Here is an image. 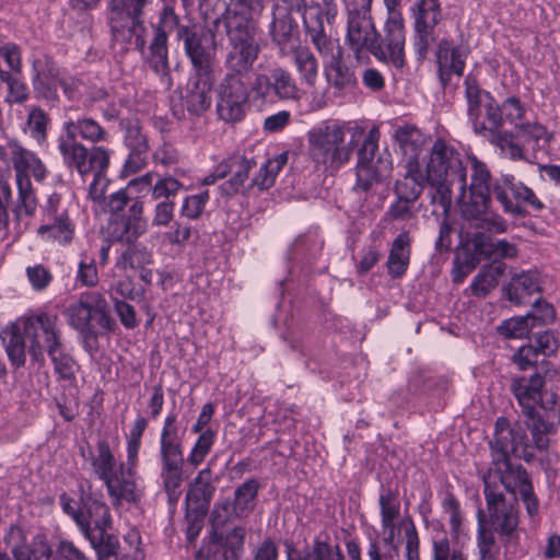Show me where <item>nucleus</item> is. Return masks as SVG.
<instances>
[{"instance_id":"nucleus-1","label":"nucleus","mask_w":560,"mask_h":560,"mask_svg":"<svg viewBox=\"0 0 560 560\" xmlns=\"http://www.w3.org/2000/svg\"><path fill=\"white\" fill-rule=\"evenodd\" d=\"M174 30H177V38L184 43L194 71L217 72V42L212 30L201 25L179 26L174 10L165 7L150 43L148 57L149 65L159 75L161 83L166 89L173 84L168 67L167 37Z\"/></svg>"},{"instance_id":"nucleus-2","label":"nucleus","mask_w":560,"mask_h":560,"mask_svg":"<svg viewBox=\"0 0 560 560\" xmlns=\"http://www.w3.org/2000/svg\"><path fill=\"white\" fill-rule=\"evenodd\" d=\"M486 510L477 513L478 560H495L501 549L506 560L525 555L521 545L517 498L483 493Z\"/></svg>"},{"instance_id":"nucleus-3","label":"nucleus","mask_w":560,"mask_h":560,"mask_svg":"<svg viewBox=\"0 0 560 560\" xmlns=\"http://www.w3.org/2000/svg\"><path fill=\"white\" fill-rule=\"evenodd\" d=\"M0 339L16 368L25 364L26 348L35 361H42L45 352L54 354L62 343L58 316L43 311L16 318L1 329Z\"/></svg>"},{"instance_id":"nucleus-4","label":"nucleus","mask_w":560,"mask_h":560,"mask_svg":"<svg viewBox=\"0 0 560 560\" xmlns=\"http://www.w3.org/2000/svg\"><path fill=\"white\" fill-rule=\"evenodd\" d=\"M422 173L432 188L431 203L450 212L454 189L464 188V164L460 154L445 141L438 139L422 159Z\"/></svg>"},{"instance_id":"nucleus-5","label":"nucleus","mask_w":560,"mask_h":560,"mask_svg":"<svg viewBox=\"0 0 560 560\" xmlns=\"http://www.w3.org/2000/svg\"><path fill=\"white\" fill-rule=\"evenodd\" d=\"M159 445L162 487L168 497V501L176 503L180 497V488L186 477L184 475L183 432H180L175 413L166 416Z\"/></svg>"},{"instance_id":"nucleus-6","label":"nucleus","mask_w":560,"mask_h":560,"mask_svg":"<svg viewBox=\"0 0 560 560\" xmlns=\"http://www.w3.org/2000/svg\"><path fill=\"white\" fill-rule=\"evenodd\" d=\"M9 151L18 189L14 214L18 218L33 217L37 209V199L30 176L32 175L37 182H43L48 175V170L35 152L15 140L9 142Z\"/></svg>"},{"instance_id":"nucleus-7","label":"nucleus","mask_w":560,"mask_h":560,"mask_svg":"<svg viewBox=\"0 0 560 560\" xmlns=\"http://www.w3.org/2000/svg\"><path fill=\"white\" fill-rule=\"evenodd\" d=\"M347 128L338 122H325L307 132L308 155L317 166L339 170L351 159L353 139L346 142Z\"/></svg>"},{"instance_id":"nucleus-8","label":"nucleus","mask_w":560,"mask_h":560,"mask_svg":"<svg viewBox=\"0 0 560 560\" xmlns=\"http://www.w3.org/2000/svg\"><path fill=\"white\" fill-rule=\"evenodd\" d=\"M456 203L466 220L486 214L492 194L491 173L487 164L475 155L467 156L464 165V188H455Z\"/></svg>"},{"instance_id":"nucleus-9","label":"nucleus","mask_w":560,"mask_h":560,"mask_svg":"<svg viewBox=\"0 0 560 560\" xmlns=\"http://www.w3.org/2000/svg\"><path fill=\"white\" fill-rule=\"evenodd\" d=\"M386 19L383 34L373 40L370 52L381 62L401 69L406 65V26L401 7L397 0H385Z\"/></svg>"},{"instance_id":"nucleus-10","label":"nucleus","mask_w":560,"mask_h":560,"mask_svg":"<svg viewBox=\"0 0 560 560\" xmlns=\"http://www.w3.org/2000/svg\"><path fill=\"white\" fill-rule=\"evenodd\" d=\"M229 51L224 65L231 73L246 75L258 58L255 22L225 20Z\"/></svg>"},{"instance_id":"nucleus-11","label":"nucleus","mask_w":560,"mask_h":560,"mask_svg":"<svg viewBox=\"0 0 560 560\" xmlns=\"http://www.w3.org/2000/svg\"><path fill=\"white\" fill-rule=\"evenodd\" d=\"M5 544L15 560H51V549L40 537L32 542L22 528L13 526L5 535ZM55 560H89L85 555L70 541H61L56 550Z\"/></svg>"},{"instance_id":"nucleus-12","label":"nucleus","mask_w":560,"mask_h":560,"mask_svg":"<svg viewBox=\"0 0 560 560\" xmlns=\"http://www.w3.org/2000/svg\"><path fill=\"white\" fill-rule=\"evenodd\" d=\"M378 131L370 130L358 151L355 190L369 191L390 174L393 163L388 152L377 153Z\"/></svg>"},{"instance_id":"nucleus-13","label":"nucleus","mask_w":560,"mask_h":560,"mask_svg":"<svg viewBox=\"0 0 560 560\" xmlns=\"http://www.w3.org/2000/svg\"><path fill=\"white\" fill-rule=\"evenodd\" d=\"M489 444L492 462L510 459L511 454L530 462L535 457V451L539 450L534 439H528L526 430L521 424L511 425L504 417L497 419L493 438Z\"/></svg>"},{"instance_id":"nucleus-14","label":"nucleus","mask_w":560,"mask_h":560,"mask_svg":"<svg viewBox=\"0 0 560 560\" xmlns=\"http://www.w3.org/2000/svg\"><path fill=\"white\" fill-rule=\"evenodd\" d=\"M57 149L63 165L74 170L85 177L95 168L107 170L109 165V151L104 147L89 149L71 135L62 131L57 138Z\"/></svg>"},{"instance_id":"nucleus-15","label":"nucleus","mask_w":560,"mask_h":560,"mask_svg":"<svg viewBox=\"0 0 560 560\" xmlns=\"http://www.w3.org/2000/svg\"><path fill=\"white\" fill-rule=\"evenodd\" d=\"M65 315L69 325L82 334H91L95 327L112 328L107 302L97 292L81 294L79 301L67 307Z\"/></svg>"},{"instance_id":"nucleus-16","label":"nucleus","mask_w":560,"mask_h":560,"mask_svg":"<svg viewBox=\"0 0 560 560\" xmlns=\"http://www.w3.org/2000/svg\"><path fill=\"white\" fill-rule=\"evenodd\" d=\"M347 10L346 42L350 48L360 54L370 50L374 39L378 37L371 13L373 0H343Z\"/></svg>"},{"instance_id":"nucleus-17","label":"nucleus","mask_w":560,"mask_h":560,"mask_svg":"<svg viewBox=\"0 0 560 560\" xmlns=\"http://www.w3.org/2000/svg\"><path fill=\"white\" fill-rule=\"evenodd\" d=\"M482 479L483 493L505 494V490L508 497L515 498L533 485L527 470L511 459L491 462Z\"/></svg>"},{"instance_id":"nucleus-18","label":"nucleus","mask_w":560,"mask_h":560,"mask_svg":"<svg viewBox=\"0 0 560 560\" xmlns=\"http://www.w3.org/2000/svg\"><path fill=\"white\" fill-rule=\"evenodd\" d=\"M248 98L246 75L226 73L218 86V115L226 122L240 121L245 115Z\"/></svg>"},{"instance_id":"nucleus-19","label":"nucleus","mask_w":560,"mask_h":560,"mask_svg":"<svg viewBox=\"0 0 560 560\" xmlns=\"http://www.w3.org/2000/svg\"><path fill=\"white\" fill-rule=\"evenodd\" d=\"M413 19L412 46L419 60H423L435 40L434 28L442 20L440 0H418L411 7Z\"/></svg>"},{"instance_id":"nucleus-20","label":"nucleus","mask_w":560,"mask_h":560,"mask_svg":"<svg viewBox=\"0 0 560 560\" xmlns=\"http://www.w3.org/2000/svg\"><path fill=\"white\" fill-rule=\"evenodd\" d=\"M250 91L256 100L293 101L300 98V89L292 74L285 68L276 66L268 73H258Z\"/></svg>"},{"instance_id":"nucleus-21","label":"nucleus","mask_w":560,"mask_h":560,"mask_svg":"<svg viewBox=\"0 0 560 560\" xmlns=\"http://www.w3.org/2000/svg\"><path fill=\"white\" fill-rule=\"evenodd\" d=\"M74 234V224L69 219L68 209L58 194H51L44 207V222L37 235L44 242L69 244Z\"/></svg>"},{"instance_id":"nucleus-22","label":"nucleus","mask_w":560,"mask_h":560,"mask_svg":"<svg viewBox=\"0 0 560 560\" xmlns=\"http://www.w3.org/2000/svg\"><path fill=\"white\" fill-rule=\"evenodd\" d=\"M492 195L501 203L503 210L511 214L521 212V205L541 210L542 202L535 192L511 174H503L492 185Z\"/></svg>"},{"instance_id":"nucleus-23","label":"nucleus","mask_w":560,"mask_h":560,"mask_svg":"<svg viewBox=\"0 0 560 560\" xmlns=\"http://www.w3.org/2000/svg\"><path fill=\"white\" fill-rule=\"evenodd\" d=\"M148 0H112L109 23L113 37L119 43H129Z\"/></svg>"},{"instance_id":"nucleus-24","label":"nucleus","mask_w":560,"mask_h":560,"mask_svg":"<svg viewBox=\"0 0 560 560\" xmlns=\"http://www.w3.org/2000/svg\"><path fill=\"white\" fill-rule=\"evenodd\" d=\"M538 402L544 413L538 415L537 418L530 417L533 423L528 424V428L536 445L541 451L548 447L550 442L549 435L555 433L560 424V400L553 392L542 390Z\"/></svg>"},{"instance_id":"nucleus-25","label":"nucleus","mask_w":560,"mask_h":560,"mask_svg":"<svg viewBox=\"0 0 560 560\" xmlns=\"http://www.w3.org/2000/svg\"><path fill=\"white\" fill-rule=\"evenodd\" d=\"M465 93L468 105L467 113L474 131L477 135L487 136L489 108L493 107L495 102L488 92L480 90L477 82L470 77L465 79Z\"/></svg>"},{"instance_id":"nucleus-26","label":"nucleus","mask_w":560,"mask_h":560,"mask_svg":"<svg viewBox=\"0 0 560 560\" xmlns=\"http://www.w3.org/2000/svg\"><path fill=\"white\" fill-rule=\"evenodd\" d=\"M244 534L241 527L233 528L225 535L213 533L209 542L197 552V560H237Z\"/></svg>"},{"instance_id":"nucleus-27","label":"nucleus","mask_w":560,"mask_h":560,"mask_svg":"<svg viewBox=\"0 0 560 560\" xmlns=\"http://www.w3.org/2000/svg\"><path fill=\"white\" fill-rule=\"evenodd\" d=\"M215 80L217 72L194 71L183 96V103L190 114L200 115L210 107Z\"/></svg>"},{"instance_id":"nucleus-28","label":"nucleus","mask_w":560,"mask_h":560,"mask_svg":"<svg viewBox=\"0 0 560 560\" xmlns=\"http://www.w3.org/2000/svg\"><path fill=\"white\" fill-rule=\"evenodd\" d=\"M104 485L114 505H119L122 501L138 502L142 495L136 483V469L125 466L124 463H119Z\"/></svg>"},{"instance_id":"nucleus-29","label":"nucleus","mask_w":560,"mask_h":560,"mask_svg":"<svg viewBox=\"0 0 560 560\" xmlns=\"http://www.w3.org/2000/svg\"><path fill=\"white\" fill-rule=\"evenodd\" d=\"M468 48L456 46L450 39L443 38L438 45L436 59L439 77L443 84L450 81L452 74L462 75L465 69Z\"/></svg>"},{"instance_id":"nucleus-30","label":"nucleus","mask_w":560,"mask_h":560,"mask_svg":"<svg viewBox=\"0 0 560 560\" xmlns=\"http://www.w3.org/2000/svg\"><path fill=\"white\" fill-rule=\"evenodd\" d=\"M80 502L82 505L83 517L89 524L88 530H81L82 534L93 541V532H100L102 536L112 525V517L109 508L100 498H94L92 494H86L83 490L81 493Z\"/></svg>"},{"instance_id":"nucleus-31","label":"nucleus","mask_w":560,"mask_h":560,"mask_svg":"<svg viewBox=\"0 0 560 560\" xmlns=\"http://www.w3.org/2000/svg\"><path fill=\"white\" fill-rule=\"evenodd\" d=\"M544 384V377L537 372L530 376H520L512 380L511 392L527 417H533Z\"/></svg>"},{"instance_id":"nucleus-32","label":"nucleus","mask_w":560,"mask_h":560,"mask_svg":"<svg viewBox=\"0 0 560 560\" xmlns=\"http://www.w3.org/2000/svg\"><path fill=\"white\" fill-rule=\"evenodd\" d=\"M298 25L291 14L287 11L273 13L270 24L269 34L272 42L279 47L281 56H288L296 49Z\"/></svg>"},{"instance_id":"nucleus-33","label":"nucleus","mask_w":560,"mask_h":560,"mask_svg":"<svg viewBox=\"0 0 560 560\" xmlns=\"http://www.w3.org/2000/svg\"><path fill=\"white\" fill-rule=\"evenodd\" d=\"M395 139L404 155V166L415 163L418 167H422L420 154L423 151L428 137L418 128L409 125L399 126L395 130Z\"/></svg>"},{"instance_id":"nucleus-34","label":"nucleus","mask_w":560,"mask_h":560,"mask_svg":"<svg viewBox=\"0 0 560 560\" xmlns=\"http://www.w3.org/2000/svg\"><path fill=\"white\" fill-rule=\"evenodd\" d=\"M539 291L540 281L536 271H522L513 275L504 288L506 299L517 306L527 304L532 295Z\"/></svg>"},{"instance_id":"nucleus-35","label":"nucleus","mask_w":560,"mask_h":560,"mask_svg":"<svg viewBox=\"0 0 560 560\" xmlns=\"http://www.w3.org/2000/svg\"><path fill=\"white\" fill-rule=\"evenodd\" d=\"M489 110L488 132H497L504 122L516 126L526 113L523 103L514 96L508 97L501 105L495 103Z\"/></svg>"},{"instance_id":"nucleus-36","label":"nucleus","mask_w":560,"mask_h":560,"mask_svg":"<svg viewBox=\"0 0 560 560\" xmlns=\"http://www.w3.org/2000/svg\"><path fill=\"white\" fill-rule=\"evenodd\" d=\"M324 74L327 84L338 91L351 90L357 84L353 70L342 60L341 48L337 49V55L331 60L324 62Z\"/></svg>"},{"instance_id":"nucleus-37","label":"nucleus","mask_w":560,"mask_h":560,"mask_svg":"<svg viewBox=\"0 0 560 560\" xmlns=\"http://www.w3.org/2000/svg\"><path fill=\"white\" fill-rule=\"evenodd\" d=\"M62 131L79 136L82 140L92 143L105 142L108 140V132L93 118L81 117L77 120L68 119L62 124Z\"/></svg>"},{"instance_id":"nucleus-38","label":"nucleus","mask_w":560,"mask_h":560,"mask_svg":"<svg viewBox=\"0 0 560 560\" xmlns=\"http://www.w3.org/2000/svg\"><path fill=\"white\" fill-rule=\"evenodd\" d=\"M410 236L408 232H401L394 240L387 259L388 273L394 277L402 276L410 260Z\"/></svg>"},{"instance_id":"nucleus-39","label":"nucleus","mask_w":560,"mask_h":560,"mask_svg":"<svg viewBox=\"0 0 560 560\" xmlns=\"http://www.w3.org/2000/svg\"><path fill=\"white\" fill-rule=\"evenodd\" d=\"M89 462L94 475L103 482L106 481L119 466L108 442L105 440L97 442L95 451L90 453Z\"/></svg>"},{"instance_id":"nucleus-40","label":"nucleus","mask_w":560,"mask_h":560,"mask_svg":"<svg viewBox=\"0 0 560 560\" xmlns=\"http://www.w3.org/2000/svg\"><path fill=\"white\" fill-rule=\"evenodd\" d=\"M214 486L212 485V471L209 467L201 469L194 480L190 482L186 500L198 505V508H207L214 494Z\"/></svg>"},{"instance_id":"nucleus-41","label":"nucleus","mask_w":560,"mask_h":560,"mask_svg":"<svg viewBox=\"0 0 560 560\" xmlns=\"http://www.w3.org/2000/svg\"><path fill=\"white\" fill-rule=\"evenodd\" d=\"M380 508L383 534L387 541L394 540L396 522L400 515V502L392 490L383 491L380 494Z\"/></svg>"},{"instance_id":"nucleus-42","label":"nucleus","mask_w":560,"mask_h":560,"mask_svg":"<svg viewBox=\"0 0 560 560\" xmlns=\"http://www.w3.org/2000/svg\"><path fill=\"white\" fill-rule=\"evenodd\" d=\"M294 67L302 84L314 88L318 79L319 65L314 54L305 47H298L293 51Z\"/></svg>"},{"instance_id":"nucleus-43","label":"nucleus","mask_w":560,"mask_h":560,"mask_svg":"<svg viewBox=\"0 0 560 560\" xmlns=\"http://www.w3.org/2000/svg\"><path fill=\"white\" fill-rule=\"evenodd\" d=\"M474 246L477 255L487 258H514L517 256V248L513 243L505 240H492L483 234L474 238Z\"/></svg>"},{"instance_id":"nucleus-44","label":"nucleus","mask_w":560,"mask_h":560,"mask_svg":"<svg viewBox=\"0 0 560 560\" xmlns=\"http://www.w3.org/2000/svg\"><path fill=\"white\" fill-rule=\"evenodd\" d=\"M505 269L506 266L503 262L483 266L471 281L470 289L472 294L478 298H485L498 285L499 278L504 273Z\"/></svg>"},{"instance_id":"nucleus-45","label":"nucleus","mask_w":560,"mask_h":560,"mask_svg":"<svg viewBox=\"0 0 560 560\" xmlns=\"http://www.w3.org/2000/svg\"><path fill=\"white\" fill-rule=\"evenodd\" d=\"M259 488V482L254 478L236 488L233 503V513L236 516L245 517L254 510Z\"/></svg>"},{"instance_id":"nucleus-46","label":"nucleus","mask_w":560,"mask_h":560,"mask_svg":"<svg viewBox=\"0 0 560 560\" xmlns=\"http://www.w3.org/2000/svg\"><path fill=\"white\" fill-rule=\"evenodd\" d=\"M267 0H230L225 20L255 22L266 7Z\"/></svg>"},{"instance_id":"nucleus-47","label":"nucleus","mask_w":560,"mask_h":560,"mask_svg":"<svg viewBox=\"0 0 560 560\" xmlns=\"http://www.w3.org/2000/svg\"><path fill=\"white\" fill-rule=\"evenodd\" d=\"M441 509L443 516L448 522L451 536L458 538L463 532L465 520L460 502L451 491H445L442 494Z\"/></svg>"},{"instance_id":"nucleus-48","label":"nucleus","mask_w":560,"mask_h":560,"mask_svg":"<svg viewBox=\"0 0 560 560\" xmlns=\"http://www.w3.org/2000/svg\"><path fill=\"white\" fill-rule=\"evenodd\" d=\"M50 124L49 116L39 107L33 106L28 110L27 119L23 127L25 135H28L38 145L47 142V131Z\"/></svg>"},{"instance_id":"nucleus-49","label":"nucleus","mask_w":560,"mask_h":560,"mask_svg":"<svg viewBox=\"0 0 560 560\" xmlns=\"http://www.w3.org/2000/svg\"><path fill=\"white\" fill-rule=\"evenodd\" d=\"M288 162V152H282L272 159L267 160L259 168L258 174L253 178V185L259 189L270 188L281 168Z\"/></svg>"},{"instance_id":"nucleus-50","label":"nucleus","mask_w":560,"mask_h":560,"mask_svg":"<svg viewBox=\"0 0 560 560\" xmlns=\"http://www.w3.org/2000/svg\"><path fill=\"white\" fill-rule=\"evenodd\" d=\"M492 138L491 142L500 149L502 155L511 160L524 159V144L520 141L514 132L495 133L489 132Z\"/></svg>"},{"instance_id":"nucleus-51","label":"nucleus","mask_w":560,"mask_h":560,"mask_svg":"<svg viewBox=\"0 0 560 560\" xmlns=\"http://www.w3.org/2000/svg\"><path fill=\"white\" fill-rule=\"evenodd\" d=\"M217 432L210 428L206 429L194 443L188 456L187 462L194 467H198L210 453L214 441H215Z\"/></svg>"},{"instance_id":"nucleus-52","label":"nucleus","mask_w":560,"mask_h":560,"mask_svg":"<svg viewBox=\"0 0 560 560\" xmlns=\"http://www.w3.org/2000/svg\"><path fill=\"white\" fill-rule=\"evenodd\" d=\"M304 22H306L305 18ZM305 25L307 28V34L311 37V42L315 46L317 52L322 56V58L331 60L332 57L337 55V49L341 47L336 45L332 39L326 36L320 23L317 27H311L307 25V23H305Z\"/></svg>"},{"instance_id":"nucleus-53","label":"nucleus","mask_w":560,"mask_h":560,"mask_svg":"<svg viewBox=\"0 0 560 560\" xmlns=\"http://www.w3.org/2000/svg\"><path fill=\"white\" fill-rule=\"evenodd\" d=\"M222 163H226L230 165V173H232V177L229 180L230 190L235 192L245 184L248 178L249 171L255 165L252 160H247L245 158H233Z\"/></svg>"},{"instance_id":"nucleus-54","label":"nucleus","mask_w":560,"mask_h":560,"mask_svg":"<svg viewBox=\"0 0 560 560\" xmlns=\"http://www.w3.org/2000/svg\"><path fill=\"white\" fill-rule=\"evenodd\" d=\"M184 184L172 175L160 176L153 185L152 199L172 200L182 189Z\"/></svg>"},{"instance_id":"nucleus-55","label":"nucleus","mask_w":560,"mask_h":560,"mask_svg":"<svg viewBox=\"0 0 560 560\" xmlns=\"http://www.w3.org/2000/svg\"><path fill=\"white\" fill-rule=\"evenodd\" d=\"M209 191L205 190L200 194L186 196L180 206V215L189 220H197L201 217L205 211L207 203L209 202Z\"/></svg>"},{"instance_id":"nucleus-56","label":"nucleus","mask_w":560,"mask_h":560,"mask_svg":"<svg viewBox=\"0 0 560 560\" xmlns=\"http://www.w3.org/2000/svg\"><path fill=\"white\" fill-rule=\"evenodd\" d=\"M406 174L402 180L396 183L395 192L399 195V187L402 186L405 191H413L419 188V196L422 194L425 184H429L428 178L422 173V167H418L415 163H409V166H404Z\"/></svg>"},{"instance_id":"nucleus-57","label":"nucleus","mask_w":560,"mask_h":560,"mask_svg":"<svg viewBox=\"0 0 560 560\" xmlns=\"http://www.w3.org/2000/svg\"><path fill=\"white\" fill-rule=\"evenodd\" d=\"M396 201L390 206V215L395 219H409L412 217V203L419 198V188L413 191H405L402 186L399 187V195H396Z\"/></svg>"},{"instance_id":"nucleus-58","label":"nucleus","mask_w":560,"mask_h":560,"mask_svg":"<svg viewBox=\"0 0 560 560\" xmlns=\"http://www.w3.org/2000/svg\"><path fill=\"white\" fill-rule=\"evenodd\" d=\"M147 228V220L127 219L121 221L120 226L114 231V236L119 241L133 243L145 233Z\"/></svg>"},{"instance_id":"nucleus-59","label":"nucleus","mask_w":560,"mask_h":560,"mask_svg":"<svg viewBox=\"0 0 560 560\" xmlns=\"http://www.w3.org/2000/svg\"><path fill=\"white\" fill-rule=\"evenodd\" d=\"M534 327L527 315L512 317L504 320L500 327V332L508 338H523L527 336Z\"/></svg>"},{"instance_id":"nucleus-60","label":"nucleus","mask_w":560,"mask_h":560,"mask_svg":"<svg viewBox=\"0 0 560 560\" xmlns=\"http://www.w3.org/2000/svg\"><path fill=\"white\" fill-rule=\"evenodd\" d=\"M432 560H467L462 549L451 546L447 537L432 540Z\"/></svg>"},{"instance_id":"nucleus-61","label":"nucleus","mask_w":560,"mask_h":560,"mask_svg":"<svg viewBox=\"0 0 560 560\" xmlns=\"http://www.w3.org/2000/svg\"><path fill=\"white\" fill-rule=\"evenodd\" d=\"M514 135L524 145H529L544 138L546 129L536 122H518L515 126Z\"/></svg>"},{"instance_id":"nucleus-62","label":"nucleus","mask_w":560,"mask_h":560,"mask_svg":"<svg viewBox=\"0 0 560 560\" xmlns=\"http://www.w3.org/2000/svg\"><path fill=\"white\" fill-rule=\"evenodd\" d=\"M77 281L83 287H95L98 282V275L95 259L83 255L78 267Z\"/></svg>"},{"instance_id":"nucleus-63","label":"nucleus","mask_w":560,"mask_h":560,"mask_svg":"<svg viewBox=\"0 0 560 560\" xmlns=\"http://www.w3.org/2000/svg\"><path fill=\"white\" fill-rule=\"evenodd\" d=\"M25 272L32 289L37 292L46 290L52 281L51 272L43 265L28 266Z\"/></svg>"},{"instance_id":"nucleus-64","label":"nucleus","mask_w":560,"mask_h":560,"mask_svg":"<svg viewBox=\"0 0 560 560\" xmlns=\"http://www.w3.org/2000/svg\"><path fill=\"white\" fill-rule=\"evenodd\" d=\"M289 560H345L339 548L325 542H317L303 558Z\"/></svg>"}]
</instances>
